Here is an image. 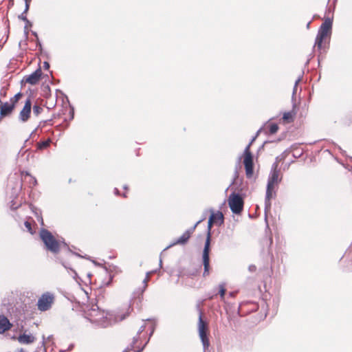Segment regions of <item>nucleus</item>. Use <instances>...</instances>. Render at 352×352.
<instances>
[{
    "instance_id": "39448f33",
    "label": "nucleus",
    "mask_w": 352,
    "mask_h": 352,
    "mask_svg": "<svg viewBox=\"0 0 352 352\" xmlns=\"http://www.w3.org/2000/svg\"><path fill=\"white\" fill-rule=\"evenodd\" d=\"M332 20L327 18L321 25L316 38L315 46L321 49L323 40L331 34Z\"/></svg>"
},
{
    "instance_id": "a18cd8bd",
    "label": "nucleus",
    "mask_w": 352,
    "mask_h": 352,
    "mask_svg": "<svg viewBox=\"0 0 352 352\" xmlns=\"http://www.w3.org/2000/svg\"><path fill=\"white\" fill-rule=\"evenodd\" d=\"M162 260L160 259V267L162 266Z\"/></svg>"
},
{
    "instance_id": "a19ab883",
    "label": "nucleus",
    "mask_w": 352,
    "mask_h": 352,
    "mask_svg": "<svg viewBox=\"0 0 352 352\" xmlns=\"http://www.w3.org/2000/svg\"><path fill=\"white\" fill-rule=\"evenodd\" d=\"M63 265L65 267V268L69 269V267L67 265H65L64 263H63Z\"/></svg>"
},
{
    "instance_id": "a878e982",
    "label": "nucleus",
    "mask_w": 352,
    "mask_h": 352,
    "mask_svg": "<svg viewBox=\"0 0 352 352\" xmlns=\"http://www.w3.org/2000/svg\"><path fill=\"white\" fill-rule=\"evenodd\" d=\"M301 80V78H298L296 82H295V85H294V91H293V94L294 95L296 92V87H297V85L298 84V82Z\"/></svg>"
},
{
    "instance_id": "412c9836",
    "label": "nucleus",
    "mask_w": 352,
    "mask_h": 352,
    "mask_svg": "<svg viewBox=\"0 0 352 352\" xmlns=\"http://www.w3.org/2000/svg\"><path fill=\"white\" fill-rule=\"evenodd\" d=\"M50 140H47L46 141L41 142L38 144V148L39 149L45 148L50 145Z\"/></svg>"
},
{
    "instance_id": "f03ea898",
    "label": "nucleus",
    "mask_w": 352,
    "mask_h": 352,
    "mask_svg": "<svg viewBox=\"0 0 352 352\" xmlns=\"http://www.w3.org/2000/svg\"><path fill=\"white\" fill-rule=\"evenodd\" d=\"M281 178L279 177V170L278 169L277 162L272 164L270 173L268 177L266 195H265V208L270 207V199L275 195V187L280 182Z\"/></svg>"
},
{
    "instance_id": "2f4dec72",
    "label": "nucleus",
    "mask_w": 352,
    "mask_h": 352,
    "mask_svg": "<svg viewBox=\"0 0 352 352\" xmlns=\"http://www.w3.org/2000/svg\"><path fill=\"white\" fill-rule=\"evenodd\" d=\"M286 155H287V151H285L284 153H283V154L280 156L281 157L280 160L284 159L286 157Z\"/></svg>"
},
{
    "instance_id": "c9c22d12",
    "label": "nucleus",
    "mask_w": 352,
    "mask_h": 352,
    "mask_svg": "<svg viewBox=\"0 0 352 352\" xmlns=\"http://www.w3.org/2000/svg\"><path fill=\"white\" fill-rule=\"evenodd\" d=\"M11 208H12V209H16V208H18V206H14V204H12V205L11 206Z\"/></svg>"
},
{
    "instance_id": "0eeeda50",
    "label": "nucleus",
    "mask_w": 352,
    "mask_h": 352,
    "mask_svg": "<svg viewBox=\"0 0 352 352\" xmlns=\"http://www.w3.org/2000/svg\"><path fill=\"white\" fill-rule=\"evenodd\" d=\"M54 295L50 292H45L41 295L37 302L38 309L41 311L49 310L54 302Z\"/></svg>"
},
{
    "instance_id": "4be33fe9",
    "label": "nucleus",
    "mask_w": 352,
    "mask_h": 352,
    "mask_svg": "<svg viewBox=\"0 0 352 352\" xmlns=\"http://www.w3.org/2000/svg\"><path fill=\"white\" fill-rule=\"evenodd\" d=\"M153 273V272H148L146 273V277L143 280V283H144V289H146V287H147V283L148 281L149 280V278H150V276L151 274Z\"/></svg>"
},
{
    "instance_id": "79ce46f5",
    "label": "nucleus",
    "mask_w": 352,
    "mask_h": 352,
    "mask_svg": "<svg viewBox=\"0 0 352 352\" xmlns=\"http://www.w3.org/2000/svg\"><path fill=\"white\" fill-rule=\"evenodd\" d=\"M19 352H25L23 349H21Z\"/></svg>"
},
{
    "instance_id": "1a4fd4ad",
    "label": "nucleus",
    "mask_w": 352,
    "mask_h": 352,
    "mask_svg": "<svg viewBox=\"0 0 352 352\" xmlns=\"http://www.w3.org/2000/svg\"><path fill=\"white\" fill-rule=\"evenodd\" d=\"M208 327L206 324L202 320V317L200 315L198 322V331L199 336L203 344L204 349L206 350L209 347L210 342L207 336Z\"/></svg>"
},
{
    "instance_id": "393cba45",
    "label": "nucleus",
    "mask_w": 352,
    "mask_h": 352,
    "mask_svg": "<svg viewBox=\"0 0 352 352\" xmlns=\"http://www.w3.org/2000/svg\"><path fill=\"white\" fill-rule=\"evenodd\" d=\"M24 12L22 13L19 16V18L21 20H23V21H25L27 23H30V21H28V19H27L26 16L24 15Z\"/></svg>"
},
{
    "instance_id": "58836bf2",
    "label": "nucleus",
    "mask_w": 352,
    "mask_h": 352,
    "mask_svg": "<svg viewBox=\"0 0 352 352\" xmlns=\"http://www.w3.org/2000/svg\"><path fill=\"white\" fill-rule=\"evenodd\" d=\"M136 342H137V339L134 338L133 342V344H134Z\"/></svg>"
},
{
    "instance_id": "ea45409f",
    "label": "nucleus",
    "mask_w": 352,
    "mask_h": 352,
    "mask_svg": "<svg viewBox=\"0 0 352 352\" xmlns=\"http://www.w3.org/2000/svg\"><path fill=\"white\" fill-rule=\"evenodd\" d=\"M115 193L116 194H118V190L117 188L115 189Z\"/></svg>"
},
{
    "instance_id": "f8f14e48",
    "label": "nucleus",
    "mask_w": 352,
    "mask_h": 352,
    "mask_svg": "<svg viewBox=\"0 0 352 352\" xmlns=\"http://www.w3.org/2000/svg\"><path fill=\"white\" fill-rule=\"evenodd\" d=\"M14 109V104H10L9 102L3 103L0 100L1 117H6L10 115L13 111Z\"/></svg>"
},
{
    "instance_id": "f704fd0d",
    "label": "nucleus",
    "mask_w": 352,
    "mask_h": 352,
    "mask_svg": "<svg viewBox=\"0 0 352 352\" xmlns=\"http://www.w3.org/2000/svg\"><path fill=\"white\" fill-rule=\"evenodd\" d=\"M144 326H142V327L140 328V329H139V331H138V333H141L142 331H144Z\"/></svg>"
},
{
    "instance_id": "b1692460",
    "label": "nucleus",
    "mask_w": 352,
    "mask_h": 352,
    "mask_svg": "<svg viewBox=\"0 0 352 352\" xmlns=\"http://www.w3.org/2000/svg\"><path fill=\"white\" fill-rule=\"evenodd\" d=\"M24 226L26 228V229L28 230V231L29 232H30L31 234H32V229L31 223L29 221H25Z\"/></svg>"
},
{
    "instance_id": "5701e85b",
    "label": "nucleus",
    "mask_w": 352,
    "mask_h": 352,
    "mask_svg": "<svg viewBox=\"0 0 352 352\" xmlns=\"http://www.w3.org/2000/svg\"><path fill=\"white\" fill-rule=\"evenodd\" d=\"M226 293V289L223 285H219V294L221 299H223Z\"/></svg>"
},
{
    "instance_id": "72a5a7b5",
    "label": "nucleus",
    "mask_w": 352,
    "mask_h": 352,
    "mask_svg": "<svg viewBox=\"0 0 352 352\" xmlns=\"http://www.w3.org/2000/svg\"><path fill=\"white\" fill-rule=\"evenodd\" d=\"M256 138V135L255 137H254V138L251 140L250 142L248 144V145H250V147L251 146V145H252V144L253 143V142L255 140Z\"/></svg>"
},
{
    "instance_id": "f3484780",
    "label": "nucleus",
    "mask_w": 352,
    "mask_h": 352,
    "mask_svg": "<svg viewBox=\"0 0 352 352\" xmlns=\"http://www.w3.org/2000/svg\"><path fill=\"white\" fill-rule=\"evenodd\" d=\"M21 96H22V94L21 92H19V93L16 94L12 98H10L9 102L12 104H14V107H15L16 102L21 98Z\"/></svg>"
},
{
    "instance_id": "dca6fc26",
    "label": "nucleus",
    "mask_w": 352,
    "mask_h": 352,
    "mask_svg": "<svg viewBox=\"0 0 352 352\" xmlns=\"http://www.w3.org/2000/svg\"><path fill=\"white\" fill-rule=\"evenodd\" d=\"M210 216L214 217V222L218 226H221L223 223V215L221 212H217L216 213L212 212Z\"/></svg>"
},
{
    "instance_id": "9d476101",
    "label": "nucleus",
    "mask_w": 352,
    "mask_h": 352,
    "mask_svg": "<svg viewBox=\"0 0 352 352\" xmlns=\"http://www.w3.org/2000/svg\"><path fill=\"white\" fill-rule=\"evenodd\" d=\"M32 109V102L30 98H28L25 100V104L19 113V120L20 122L24 123L26 122L30 118Z\"/></svg>"
},
{
    "instance_id": "aec40b11",
    "label": "nucleus",
    "mask_w": 352,
    "mask_h": 352,
    "mask_svg": "<svg viewBox=\"0 0 352 352\" xmlns=\"http://www.w3.org/2000/svg\"><path fill=\"white\" fill-rule=\"evenodd\" d=\"M293 113L292 112H285L283 113V119L285 121L289 122L292 120Z\"/></svg>"
},
{
    "instance_id": "7ed1b4c3",
    "label": "nucleus",
    "mask_w": 352,
    "mask_h": 352,
    "mask_svg": "<svg viewBox=\"0 0 352 352\" xmlns=\"http://www.w3.org/2000/svg\"><path fill=\"white\" fill-rule=\"evenodd\" d=\"M40 237L46 249L53 253L58 252L61 243H64L63 241L57 240L50 231L45 229H42L40 231Z\"/></svg>"
},
{
    "instance_id": "4c0bfd02",
    "label": "nucleus",
    "mask_w": 352,
    "mask_h": 352,
    "mask_svg": "<svg viewBox=\"0 0 352 352\" xmlns=\"http://www.w3.org/2000/svg\"><path fill=\"white\" fill-rule=\"evenodd\" d=\"M43 344H45V337H44V336H43Z\"/></svg>"
},
{
    "instance_id": "20e7f679",
    "label": "nucleus",
    "mask_w": 352,
    "mask_h": 352,
    "mask_svg": "<svg viewBox=\"0 0 352 352\" xmlns=\"http://www.w3.org/2000/svg\"><path fill=\"white\" fill-rule=\"evenodd\" d=\"M214 223V217L210 216L208 219V234L207 239L205 242L204 248L203 250V264L204 266V276H207L209 274V269H210V258H209V252H210V231L212 225Z\"/></svg>"
},
{
    "instance_id": "bb28decb",
    "label": "nucleus",
    "mask_w": 352,
    "mask_h": 352,
    "mask_svg": "<svg viewBox=\"0 0 352 352\" xmlns=\"http://www.w3.org/2000/svg\"><path fill=\"white\" fill-rule=\"evenodd\" d=\"M69 270L73 272V278L76 281H78V274L76 272L75 270H72V268H69Z\"/></svg>"
},
{
    "instance_id": "cd10ccee",
    "label": "nucleus",
    "mask_w": 352,
    "mask_h": 352,
    "mask_svg": "<svg viewBox=\"0 0 352 352\" xmlns=\"http://www.w3.org/2000/svg\"><path fill=\"white\" fill-rule=\"evenodd\" d=\"M25 175L30 177L33 186H35L36 184V179L34 177H32L31 175H30L28 173H26Z\"/></svg>"
},
{
    "instance_id": "4468645a",
    "label": "nucleus",
    "mask_w": 352,
    "mask_h": 352,
    "mask_svg": "<svg viewBox=\"0 0 352 352\" xmlns=\"http://www.w3.org/2000/svg\"><path fill=\"white\" fill-rule=\"evenodd\" d=\"M12 327L8 319L2 315H0V333H3L9 330Z\"/></svg>"
},
{
    "instance_id": "6ab92c4d",
    "label": "nucleus",
    "mask_w": 352,
    "mask_h": 352,
    "mask_svg": "<svg viewBox=\"0 0 352 352\" xmlns=\"http://www.w3.org/2000/svg\"><path fill=\"white\" fill-rule=\"evenodd\" d=\"M278 126L276 124H271L269 126V131L270 134H274L277 132Z\"/></svg>"
},
{
    "instance_id": "37998d69",
    "label": "nucleus",
    "mask_w": 352,
    "mask_h": 352,
    "mask_svg": "<svg viewBox=\"0 0 352 352\" xmlns=\"http://www.w3.org/2000/svg\"><path fill=\"white\" fill-rule=\"evenodd\" d=\"M75 255L79 256V257H82L80 254H77V253H74Z\"/></svg>"
},
{
    "instance_id": "ddd939ff",
    "label": "nucleus",
    "mask_w": 352,
    "mask_h": 352,
    "mask_svg": "<svg viewBox=\"0 0 352 352\" xmlns=\"http://www.w3.org/2000/svg\"><path fill=\"white\" fill-rule=\"evenodd\" d=\"M17 340L20 344H30L34 342L36 338L31 333L28 334L26 332H24L23 333L19 336Z\"/></svg>"
},
{
    "instance_id": "a211bd4d",
    "label": "nucleus",
    "mask_w": 352,
    "mask_h": 352,
    "mask_svg": "<svg viewBox=\"0 0 352 352\" xmlns=\"http://www.w3.org/2000/svg\"><path fill=\"white\" fill-rule=\"evenodd\" d=\"M32 109L33 113L36 116H38L43 111V108L37 104L34 105Z\"/></svg>"
},
{
    "instance_id": "6e6552de",
    "label": "nucleus",
    "mask_w": 352,
    "mask_h": 352,
    "mask_svg": "<svg viewBox=\"0 0 352 352\" xmlns=\"http://www.w3.org/2000/svg\"><path fill=\"white\" fill-rule=\"evenodd\" d=\"M243 164L245 169V175L248 178L253 175V156L250 151V145H247L243 151Z\"/></svg>"
},
{
    "instance_id": "473e14b6",
    "label": "nucleus",
    "mask_w": 352,
    "mask_h": 352,
    "mask_svg": "<svg viewBox=\"0 0 352 352\" xmlns=\"http://www.w3.org/2000/svg\"><path fill=\"white\" fill-rule=\"evenodd\" d=\"M24 33L25 34V36H28V28L27 26L25 25V28H24Z\"/></svg>"
},
{
    "instance_id": "9b49d317",
    "label": "nucleus",
    "mask_w": 352,
    "mask_h": 352,
    "mask_svg": "<svg viewBox=\"0 0 352 352\" xmlns=\"http://www.w3.org/2000/svg\"><path fill=\"white\" fill-rule=\"evenodd\" d=\"M204 220V219H200L199 221H198L195 225L190 229L186 230L179 239H177L174 243H173L172 244H170V245H168L167 248L173 246V245H177V244H185L189 239V238L190 237V235L192 234V233L194 232L195 228L197 227V226L202 221Z\"/></svg>"
},
{
    "instance_id": "2eb2a0df",
    "label": "nucleus",
    "mask_w": 352,
    "mask_h": 352,
    "mask_svg": "<svg viewBox=\"0 0 352 352\" xmlns=\"http://www.w3.org/2000/svg\"><path fill=\"white\" fill-rule=\"evenodd\" d=\"M41 72L40 69L35 71L34 73L28 76L26 78V82L31 85H36L41 77Z\"/></svg>"
},
{
    "instance_id": "423d86ee",
    "label": "nucleus",
    "mask_w": 352,
    "mask_h": 352,
    "mask_svg": "<svg viewBox=\"0 0 352 352\" xmlns=\"http://www.w3.org/2000/svg\"><path fill=\"white\" fill-rule=\"evenodd\" d=\"M228 204L232 212L239 214L243 208V200L242 197L236 193H232L228 197Z\"/></svg>"
},
{
    "instance_id": "e433bc0d",
    "label": "nucleus",
    "mask_w": 352,
    "mask_h": 352,
    "mask_svg": "<svg viewBox=\"0 0 352 352\" xmlns=\"http://www.w3.org/2000/svg\"><path fill=\"white\" fill-rule=\"evenodd\" d=\"M25 3H30L31 0H24Z\"/></svg>"
},
{
    "instance_id": "f257e3e1",
    "label": "nucleus",
    "mask_w": 352,
    "mask_h": 352,
    "mask_svg": "<svg viewBox=\"0 0 352 352\" xmlns=\"http://www.w3.org/2000/svg\"><path fill=\"white\" fill-rule=\"evenodd\" d=\"M131 310L129 305L125 314L113 313L100 310L98 307H92L86 314V318L92 323L102 327H107L112 324L124 320Z\"/></svg>"
},
{
    "instance_id": "7c9ffc66",
    "label": "nucleus",
    "mask_w": 352,
    "mask_h": 352,
    "mask_svg": "<svg viewBox=\"0 0 352 352\" xmlns=\"http://www.w3.org/2000/svg\"><path fill=\"white\" fill-rule=\"evenodd\" d=\"M43 65H44L43 66H44L45 69H49L50 64L47 62H44Z\"/></svg>"
},
{
    "instance_id": "c85d7f7f",
    "label": "nucleus",
    "mask_w": 352,
    "mask_h": 352,
    "mask_svg": "<svg viewBox=\"0 0 352 352\" xmlns=\"http://www.w3.org/2000/svg\"><path fill=\"white\" fill-rule=\"evenodd\" d=\"M248 269H249V271L252 272H255L256 268L255 265H251L249 266Z\"/></svg>"
},
{
    "instance_id": "c756f323",
    "label": "nucleus",
    "mask_w": 352,
    "mask_h": 352,
    "mask_svg": "<svg viewBox=\"0 0 352 352\" xmlns=\"http://www.w3.org/2000/svg\"><path fill=\"white\" fill-rule=\"evenodd\" d=\"M30 8V3H25L24 13H27Z\"/></svg>"
},
{
    "instance_id": "c03bdc74",
    "label": "nucleus",
    "mask_w": 352,
    "mask_h": 352,
    "mask_svg": "<svg viewBox=\"0 0 352 352\" xmlns=\"http://www.w3.org/2000/svg\"><path fill=\"white\" fill-rule=\"evenodd\" d=\"M37 128L34 129V131L31 133L30 135H32L36 131Z\"/></svg>"
}]
</instances>
